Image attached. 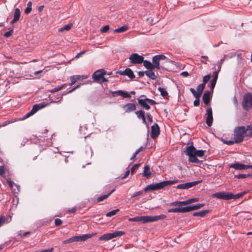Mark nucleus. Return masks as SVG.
<instances>
[{
	"mask_svg": "<svg viewBox=\"0 0 252 252\" xmlns=\"http://www.w3.org/2000/svg\"><path fill=\"white\" fill-rule=\"evenodd\" d=\"M178 182V180H174V181H162L160 183L157 184H152L148 185L144 189V191L145 192L150 191V190H158L159 189H161L165 188V187L169 185H171L174 184Z\"/></svg>",
	"mask_w": 252,
	"mask_h": 252,
	"instance_id": "nucleus-1",
	"label": "nucleus"
},
{
	"mask_svg": "<svg viewBox=\"0 0 252 252\" xmlns=\"http://www.w3.org/2000/svg\"><path fill=\"white\" fill-rule=\"evenodd\" d=\"M205 206V204H197L191 206L183 207H177L174 208H170L167 210L168 213H187L192 211L200 209Z\"/></svg>",
	"mask_w": 252,
	"mask_h": 252,
	"instance_id": "nucleus-2",
	"label": "nucleus"
},
{
	"mask_svg": "<svg viewBox=\"0 0 252 252\" xmlns=\"http://www.w3.org/2000/svg\"><path fill=\"white\" fill-rule=\"evenodd\" d=\"M247 129L244 126H236L234 129V139L236 143H240L243 142L246 136Z\"/></svg>",
	"mask_w": 252,
	"mask_h": 252,
	"instance_id": "nucleus-3",
	"label": "nucleus"
},
{
	"mask_svg": "<svg viewBox=\"0 0 252 252\" xmlns=\"http://www.w3.org/2000/svg\"><path fill=\"white\" fill-rule=\"evenodd\" d=\"M195 148L192 144L187 147L186 150L185 151L186 154L189 156V161L191 163H200L202 161L199 160L194 156Z\"/></svg>",
	"mask_w": 252,
	"mask_h": 252,
	"instance_id": "nucleus-4",
	"label": "nucleus"
},
{
	"mask_svg": "<svg viewBox=\"0 0 252 252\" xmlns=\"http://www.w3.org/2000/svg\"><path fill=\"white\" fill-rule=\"evenodd\" d=\"M242 105L243 108L247 111L252 108V95L251 93L245 94L243 96Z\"/></svg>",
	"mask_w": 252,
	"mask_h": 252,
	"instance_id": "nucleus-5",
	"label": "nucleus"
},
{
	"mask_svg": "<svg viewBox=\"0 0 252 252\" xmlns=\"http://www.w3.org/2000/svg\"><path fill=\"white\" fill-rule=\"evenodd\" d=\"M125 233L122 231H115L113 233H109L102 235L100 237H99V240L100 241H108L113 238H116L117 237L121 236L124 235Z\"/></svg>",
	"mask_w": 252,
	"mask_h": 252,
	"instance_id": "nucleus-6",
	"label": "nucleus"
},
{
	"mask_svg": "<svg viewBox=\"0 0 252 252\" xmlns=\"http://www.w3.org/2000/svg\"><path fill=\"white\" fill-rule=\"evenodd\" d=\"M213 197H216L218 199L229 200L233 199L234 194L231 192H227L225 191L218 192L213 194Z\"/></svg>",
	"mask_w": 252,
	"mask_h": 252,
	"instance_id": "nucleus-7",
	"label": "nucleus"
},
{
	"mask_svg": "<svg viewBox=\"0 0 252 252\" xmlns=\"http://www.w3.org/2000/svg\"><path fill=\"white\" fill-rule=\"evenodd\" d=\"M198 201V198H190L185 201H176L172 202H171L169 205L170 206H185L189 204H190L193 202H197Z\"/></svg>",
	"mask_w": 252,
	"mask_h": 252,
	"instance_id": "nucleus-8",
	"label": "nucleus"
},
{
	"mask_svg": "<svg viewBox=\"0 0 252 252\" xmlns=\"http://www.w3.org/2000/svg\"><path fill=\"white\" fill-rule=\"evenodd\" d=\"M129 59L133 64H140L143 62L144 58L137 53H133L130 56Z\"/></svg>",
	"mask_w": 252,
	"mask_h": 252,
	"instance_id": "nucleus-9",
	"label": "nucleus"
},
{
	"mask_svg": "<svg viewBox=\"0 0 252 252\" xmlns=\"http://www.w3.org/2000/svg\"><path fill=\"white\" fill-rule=\"evenodd\" d=\"M201 180L196 181L194 182H188L184 184H179L177 186L178 189H189L193 186H195L201 183Z\"/></svg>",
	"mask_w": 252,
	"mask_h": 252,
	"instance_id": "nucleus-10",
	"label": "nucleus"
},
{
	"mask_svg": "<svg viewBox=\"0 0 252 252\" xmlns=\"http://www.w3.org/2000/svg\"><path fill=\"white\" fill-rule=\"evenodd\" d=\"M106 74V71L103 69H101L95 71L92 75V78L94 79V81L96 82H100V80L102 76H104Z\"/></svg>",
	"mask_w": 252,
	"mask_h": 252,
	"instance_id": "nucleus-11",
	"label": "nucleus"
},
{
	"mask_svg": "<svg viewBox=\"0 0 252 252\" xmlns=\"http://www.w3.org/2000/svg\"><path fill=\"white\" fill-rule=\"evenodd\" d=\"M206 115V123L208 126H211L212 125L213 121L212 110L211 107H209L207 109Z\"/></svg>",
	"mask_w": 252,
	"mask_h": 252,
	"instance_id": "nucleus-12",
	"label": "nucleus"
},
{
	"mask_svg": "<svg viewBox=\"0 0 252 252\" xmlns=\"http://www.w3.org/2000/svg\"><path fill=\"white\" fill-rule=\"evenodd\" d=\"M160 133V128L157 123H155L151 127V137L155 139L157 138Z\"/></svg>",
	"mask_w": 252,
	"mask_h": 252,
	"instance_id": "nucleus-13",
	"label": "nucleus"
},
{
	"mask_svg": "<svg viewBox=\"0 0 252 252\" xmlns=\"http://www.w3.org/2000/svg\"><path fill=\"white\" fill-rule=\"evenodd\" d=\"M117 73L121 75H126L131 79H133L135 77L133 71L129 68H126L123 71L119 70L117 72Z\"/></svg>",
	"mask_w": 252,
	"mask_h": 252,
	"instance_id": "nucleus-14",
	"label": "nucleus"
},
{
	"mask_svg": "<svg viewBox=\"0 0 252 252\" xmlns=\"http://www.w3.org/2000/svg\"><path fill=\"white\" fill-rule=\"evenodd\" d=\"M126 113H130L136 110V105L134 103H128L123 106Z\"/></svg>",
	"mask_w": 252,
	"mask_h": 252,
	"instance_id": "nucleus-15",
	"label": "nucleus"
},
{
	"mask_svg": "<svg viewBox=\"0 0 252 252\" xmlns=\"http://www.w3.org/2000/svg\"><path fill=\"white\" fill-rule=\"evenodd\" d=\"M211 91H206L204 93L202 97L203 102L205 105H208L210 103L211 98Z\"/></svg>",
	"mask_w": 252,
	"mask_h": 252,
	"instance_id": "nucleus-16",
	"label": "nucleus"
},
{
	"mask_svg": "<svg viewBox=\"0 0 252 252\" xmlns=\"http://www.w3.org/2000/svg\"><path fill=\"white\" fill-rule=\"evenodd\" d=\"M137 100L138 104L145 109L148 110L151 108V106L149 105L148 101L146 100V98L143 99L138 98Z\"/></svg>",
	"mask_w": 252,
	"mask_h": 252,
	"instance_id": "nucleus-17",
	"label": "nucleus"
},
{
	"mask_svg": "<svg viewBox=\"0 0 252 252\" xmlns=\"http://www.w3.org/2000/svg\"><path fill=\"white\" fill-rule=\"evenodd\" d=\"M230 168H233L236 170H245L247 169V165H245L239 162H236L230 165Z\"/></svg>",
	"mask_w": 252,
	"mask_h": 252,
	"instance_id": "nucleus-18",
	"label": "nucleus"
},
{
	"mask_svg": "<svg viewBox=\"0 0 252 252\" xmlns=\"http://www.w3.org/2000/svg\"><path fill=\"white\" fill-rule=\"evenodd\" d=\"M21 15L20 10L18 8H16L14 10L13 19L10 22V24L12 25L16 23L20 19Z\"/></svg>",
	"mask_w": 252,
	"mask_h": 252,
	"instance_id": "nucleus-19",
	"label": "nucleus"
},
{
	"mask_svg": "<svg viewBox=\"0 0 252 252\" xmlns=\"http://www.w3.org/2000/svg\"><path fill=\"white\" fill-rule=\"evenodd\" d=\"M159 59L157 57L156 55L153 57L152 62H153V66L154 69L156 68L157 69H160V66L159 65Z\"/></svg>",
	"mask_w": 252,
	"mask_h": 252,
	"instance_id": "nucleus-20",
	"label": "nucleus"
},
{
	"mask_svg": "<svg viewBox=\"0 0 252 252\" xmlns=\"http://www.w3.org/2000/svg\"><path fill=\"white\" fill-rule=\"evenodd\" d=\"M83 76L81 75H73L70 77V83L69 84V86H72L75 84L78 80H80L84 79Z\"/></svg>",
	"mask_w": 252,
	"mask_h": 252,
	"instance_id": "nucleus-21",
	"label": "nucleus"
},
{
	"mask_svg": "<svg viewBox=\"0 0 252 252\" xmlns=\"http://www.w3.org/2000/svg\"><path fill=\"white\" fill-rule=\"evenodd\" d=\"M211 210H205L194 213L192 215L195 217H204L207 214L210 213Z\"/></svg>",
	"mask_w": 252,
	"mask_h": 252,
	"instance_id": "nucleus-22",
	"label": "nucleus"
},
{
	"mask_svg": "<svg viewBox=\"0 0 252 252\" xmlns=\"http://www.w3.org/2000/svg\"><path fill=\"white\" fill-rule=\"evenodd\" d=\"M96 233H93L91 234H86L83 235L79 236V239L80 242H83L91 238L93 236L96 235Z\"/></svg>",
	"mask_w": 252,
	"mask_h": 252,
	"instance_id": "nucleus-23",
	"label": "nucleus"
},
{
	"mask_svg": "<svg viewBox=\"0 0 252 252\" xmlns=\"http://www.w3.org/2000/svg\"><path fill=\"white\" fill-rule=\"evenodd\" d=\"M151 173L150 170V166L149 165H145L144 167L143 176L147 178H149L151 176Z\"/></svg>",
	"mask_w": 252,
	"mask_h": 252,
	"instance_id": "nucleus-24",
	"label": "nucleus"
},
{
	"mask_svg": "<svg viewBox=\"0 0 252 252\" xmlns=\"http://www.w3.org/2000/svg\"><path fill=\"white\" fill-rule=\"evenodd\" d=\"M115 189H113L110 192H109L108 193H107V194H104V195H101V196L98 197L97 198V201L98 202L102 201L103 200L108 198L113 192L115 191Z\"/></svg>",
	"mask_w": 252,
	"mask_h": 252,
	"instance_id": "nucleus-25",
	"label": "nucleus"
},
{
	"mask_svg": "<svg viewBox=\"0 0 252 252\" xmlns=\"http://www.w3.org/2000/svg\"><path fill=\"white\" fill-rule=\"evenodd\" d=\"M143 65L147 69L150 70H153L154 69L152 63H151V62L148 61V60H144L143 62Z\"/></svg>",
	"mask_w": 252,
	"mask_h": 252,
	"instance_id": "nucleus-26",
	"label": "nucleus"
},
{
	"mask_svg": "<svg viewBox=\"0 0 252 252\" xmlns=\"http://www.w3.org/2000/svg\"><path fill=\"white\" fill-rule=\"evenodd\" d=\"M128 29V27L126 25H124L120 28L115 29L114 31L115 33H122L126 31Z\"/></svg>",
	"mask_w": 252,
	"mask_h": 252,
	"instance_id": "nucleus-27",
	"label": "nucleus"
},
{
	"mask_svg": "<svg viewBox=\"0 0 252 252\" xmlns=\"http://www.w3.org/2000/svg\"><path fill=\"white\" fill-rule=\"evenodd\" d=\"M73 24L72 23H69L66 25H65L64 26L60 28L59 29V32H63L64 31H69L71 27H72Z\"/></svg>",
	"mask_w": 252,
	"mask_h": 252,
	"instance_id": "nucleus-28",
	"label": "nucleus"
},
{
	"mask_svg": "<svg viewBox=\"0 0 252 252\" xmlns=\"http://www.w3.org/2000/svg\"><path fill=\"white\" fill-rule=\"evenodd\" d=\"M145 74L152 80H155L157 78L153 70L145 71Z\"/></svg>",
	"mask_w": 252,
	"mask_h": 252,
	"instance_id": "nucleus-29",
	"label": "nucleus"
},
{
	"mask_svg": "<svg viewBox=\"0 0 252 252\" xmlns=\"http://www.w3.org/2000/svg\"><path fill=\"white\" fill-rule=\"evenodd\" d=\"M245 129H247L246 137H252V124L248 125Z\"/></svg>",
	"mask_w": 252,
	"mask_h": 252,
	"instance_id": "nucleus-30",
	"label": "nucleus"
},
{
	"mask_svg": "<svg viewBox=\"0 0 252 252\" xmlns=\"http://www.w3.org/2000/svg\"><path fill=\"white\" fill-rule=\"evenodd\" d=\"M158 90L160 93V94L163 97L165 98L168 96V94L164 88L159 87L158 88Z\"/></svg>",
	"mask_w": 252,
	"mask_h": 252,
	"instance_id": "nucleus-31",
	"label": "nucleus"
},
{
	"mask_svg": "<svg viewBox=\"0 0 252 252\" xmlns=\"http://www.w3.org/2000/svg\"><path fill=\"white\" fill-rule=\"evenodd\" d=\"M142 222L144 223L152 222V216H142Z\"/></svg>",
	"mask_w": 252,
	"mask_h": 252,
	"instance_id": "nucleus-32",
	"label": "nucleus"
},
{
	"mask_svg": "<svg viewBox=\"0 0 252 252\" xmlns=\"http://www.w3.org/2000/svg\"><path fill=\"white\" fill-rule=\"evenodd\" d=\"M32 9V2L30 1L27 3V6L25 10V13L26 14H29L30 13Z\"/></svg>",
	"mask_w": 252,
	"mask_h": 252,
	"instance_id": "nucleus-33",
	"label": "nucleus"
},
{
	"mask_svg": "<svg viewBox=\"0 0 252 252\" xmlns=\"http://www.w3.org/2000/svg\"><path fill=\"white\" fill-rule=\"evenodd\" d=\"M251 177L250 174H240L234 175L235 178L237 179H244L246 178Z\"/></svg>",
	"mask_w": 252,
	"mask_h": 252,
	"instance_id": "nucleus-34",
	"label": "nucleus"
},
{
	"mask_svg": "<svg viewBox=\"0 0 252 252\" xmlns=\"http://www.w3.org/2000/svg\"><path fill=\"white\" fill-rule=\"evenodd\" d=\"M204 152H205V151H204V150H195V152L194 153V156L196 157V158H197V157H202L204 156Z\"/></svg>",
	"mask_w": 252,
	"mask_h": 252,
	"instance_id": "nucleus-35",
	"label": "nucleus"
},
{
	"mask_svg": "<svg viewBox=\"0 0 252 252\" xmlns=\"http://www.w3.org/2000/svg\"><path fill=\"white\" fill-rule=\"evenodd\" d=\"M205 87V85L203 84H200L197 86L196 88V92L200 93V94H202L203 91H204Z\"/></svg>",
	"mask_w": 252,
	"mask_h": 252,
	"instance_id": "nucleus-36",
	"label": "nucleus"
},
{
	"mask_svg": "<svg viewBox=\"0 0 252 252\" xmlns=\"http://www.w3.org/2000/svg\"><path fill=\"white\" fill-rule=\"evenodd\" d=\"M135 114L139 119H141L145 116L144 112L142 110H139L135 112Z\"/></svg>",
	"mask_w": 252,
	"mask_h": 252,
	"instance_id": "nucleus-37",
	"label": "nucleus"
},
{
	"mask_svg": "<svg viewBox=\"0 0 252 252\" xmlns=\"http://www.w3.org/2000/svg\"><path fill=\"white\" fill-rule=\"evenodd\" d=\"M119 211V209H117L108 212L106 214V216L107 217H112L113 216L115 215Z\"/></svg>",
	"mask_w": 252,
	"mask_h": 252,
	"instance_id": "nucleus-38",
	"label": "nucleus"
},
{
	"mask_svg": "<svg viewBox=\"0 0 252 252\" xmlns=\"http://www.w3.org/2000/svg\"><path fill=\"white\" fill-rule=\"evenodd\" d=\"M128 220L129 221H142V216H137L134 218H129Z\"/></svg>",
	"mask_w": 252,
	"mask_h": 252,
	"instance_id": "nucleus-39",
	"label": "nucleus"
},
{
	"mask_svg": "<svg viewBox=\"0 0 252 252\" xmlns=\"http://www.w3.org/2000/svg\"><path fill=\"white\" fill-rule=\"evenodd\" d=\"M86 157L91 158L93 155V151L90 147H88L85 152Z\"/></svg>",
	"mask_w": 252,
	"mask_h": 252,
	"instance_id": "nucleus-40",
	"label": "nucleus"
},
{
	"mask_svg": "<svg viewBox=\"0 0 252 252\" xmlns=\"http://www.w3.org/2000/svg\"><path fill=\"white\" fill-rule=\"evenodd\" d=\"M211 75L209 74L205 75L203 79V83L202 84H204V85H206V84L207 83V82L210 79Z\"/></svg>",
	"mask_w": 252,
	"mask_h": 252,
	"instance_id": "nucleus-41",
	"label": "nucleus"
},
{
	"mask_svg": "<svg viewBox=\"0 0 252 252\" xmlns=\"http://www.w3.org/2000/svg\"><path fill=\"white\" fill-rule=\"evenodd\" d=\"M245 194V192H240V193H237L236 194H234L232 199L236 200L238 198H240L241 197H242Z\"/></svg>",
	"mask_w": 252,
	"mask_h": 252,
	"instance_id": "nucleus-42",
	"label": "nucleus"
},
{
	"mask_svg": "<svg viewBox=\"0 0 252 252\" xmlns=\"http://www.w3.org/2000/svg\"><path fill=\"white\" fill-rule=\"evenodd\" d=\"M140 165V163H136L135 164L131 169V174H133L135 171V170L138 168V167Z\"/></svg>",
	"mask_w": 252,
	"mask_h": 252,
	"instance_id": "nucleus-43",
	"label": "nucleus"
},
{
	"mask_svg": "<svg viewBox=\"0 0 252 252\" xmlns=\"http://www.w3.org/2000/svg\"><path fill=\"white\" fill-rule=\"evenodd\" d=\"M221 141L223 143L227 144L228 145H233L234 143H235V140H225L224 139H221Z\"/></svg>",
	"mask_w": 252,
	"mask_h": 252,
	"instance_id": "nucleus-44",
	"label": "nucleus"
},
{
	"mask_svg": "<svg viewBox=\"0 0 252 252\" xmlns=\"http://www.w3.org/2000/svg\"><path fill=\"white\" fill-rule=\"evenodd\" d=\"M33 114H34V113L32 110H31L30 112H28L25 116H24L22 118V119H21V120H25V119L28 118L29 117H30V116L33 115Z\"/></svg>",
	"mask_w": 252,
	"mask_h": 252,
	"instance_id": "nucleus-45",
	"label": "nucleus"
},
{
	"mask_svg": "<svg viewBox=\"0 0 252 252\" xmlns=\"http://www.w3.org/2000/svg\"><path fill=\"white\" fill-rule=\"evenodd\" d=\"M48 105V103L46 102H42L41 103H38L37 105H38V107L39 109H41L47 106Z\"/></svg>",
	"mask_w": 252,
	"mask_h": 252,
	"instance_id": "nucleus-46",
	"label": "nucleus"
},
{
	"mask_svg": "<svg viewBox=\"0 0 252 252\" xmlns=\"http://www.w3.org/2000/svg\"><path fill=\"white\" fill-rule=\"evenodd\" d=\"M109 30V26L108 25H106L104 27H103L101 30H100V32H102V33H105V32H107Z\"/></svg>",
	"mask_w": 252,
	"mask_h": 252,
	"instance_id": "nucleus-47",
	"label": "nucleus"
},
{
	"mask_svg": "<svg viewBox=\"0 0 252 252\" xmlns=\"http://www.w3.org/2000/svg\"><path fill=\"white\" fill-rule=\"evenodd\" d=\"M13 33V30L11 29V30L5 32L4 33V36L5 37H9Z\"/></svg>",
	"mask_w": 252,
	"mask_h": 252,
	"instance_id": "nucleus-48",
	"label": "nucleus"
},
{
	"mask_svg": "<svg viewBox=\"0 0 252 252\" xmlns=\"http://www.w3.org/2000/svg\"><path fill=\"white\" fill-rule=\"evenodd\" d=\"M122 96L124 97V98H130V97H131V95H130L129 93L126 92V91H123Z\"/></svg>",
	"mask_w": 252,
	"mask_h": 252,
	"instance_id": "nucleus-49",
	"label": "nucleus"
},
{
	"mask_svg": "<svg viewBox=\"0 0 252 252\" xmlns=\"http://www.w3.org/2000/svg\"><path fill=\"white\" fill-rule=\"evenodd\" d=\"M61 90H62V87H60V86H58L55 87V88L53 89L52 90H51L50 92L52 93H54L57 92Z\"/></svg>",
	"mask_w": 252,
	"mask_h": 252,
	"instance_id": "nucleus-50",
	"label": "nucleus"
},
{
	"mask_svg": "<svg viewBox=\"0 0 252 252\" xmlns=\"http://www.w3.org/2000/svg\"><path fill=\"white\" fill-rule=\"evenodd\" d=\"M217 82L211 80V85H210V89L211 90V92L213 93L214 89L215 88V87L216 86Z\"/></svg>",
	"mask_w": 252,
	"mask_h": 252,
	"instance_id": "nucleus-51",
	"label": "nucleus"
},
{
	"mask_svg": "<svg viewBox=\"0 0 252 252\" xmlns=\"http://www.w3.org/2000/svg\"><path fill=\"white\" fill-rule=\"evenodd\" d=\"M40 109L38 107V105H37V104H35L33 106L31 110L35 114Z\"/></svg>",
	"mask_w": 252,
	"mask_h": 252,
	"instance_id": "nucleus-52",
	"label": "nucleus"
},
{
	"mask_svg": "<svg viewBox=\"0 0 252 252\" xmlns=\"http://www.w3.org/2000/svg\"><path fill=\"white\" fill-rule=\"evenodd\" d=\"M62 223V220L60 219H56L55 220V224L57 226L61 225Z\"/></svg>",
	"mask_w": 252,
	"mask_h": 252,
	"instance_id": "nucleus-53",
	"label": "nucleus"
},
{
	"mask_svg": "<svg viewBox=\"0 0 252 252\" xmlns=\"http://www.w3.org/2000/svg\"><path fill=\"white\" fill-rule=\"evenodd\" d=\"M146 100L148 101L149 105H153L157 104V102L153 99H150L148 98H146Z\"/></svg>",
	"mask_w": 252,
	"mask_h": 252,
	"instance_id": "nucleus-54",
	"label": "nucleus"
},
{
	"mask_svg": "<svg viewBox=\"0 0 252 252\" xmlns=\"http://www.w3.org/2000/svg\"><path fill=\"white\" fill-rule=\"evenodd\" d=\"M123 91L122 90H118L116 91L112 92V94H113V96H115V94H117L118 95L121 96L122 95Z\"/></svg>",
	"mask_w": 252,
	"mask_h": 252,
	"instance_id": "nucleus-55",
	"label": "nucleus"
},
{
	"mask_svg": "<svg viewBox=\"0 0 252 252\" xmlns=\"http://www.w3.org/2000/svg\"><path fill=\"white\" fill-rule=\"evenodd\" d=\"M72 242H80V239H79V236H74L72 237H71Z\"/></svg>",
	"mask_w": 252,
	"mask_h": 252,
	"instance_id": "nucleus-56",
	"label": "nucleus"
},
{
	"mask_svg": "<svg viewBox=\"0 0 252 252\" xmlns=\"http://www.w3.org/2000/svg\"><path fill=\"white\" fill-rule=\"evenodd\" d=\"M143 193V191L142 190H140V191H136V192H135L132 195H131V197H135L138 195H140L141 194H142Z\"/></svg>",
	"mask_w": 252,
	"mask_h": 252,
	"instance_id": "nucleus-57",
	"label": "nucleus"
},
{
	"mask_svg": "<svg viewBox=\"0 0 252 252\" xmlns=\"http://www.w3.org/2000/svg\"><path fill=\"white\" fill-rule=\"evenodd\" d=\"M156 216L157 218L158 221L160 220H163L166 218V215H160Z\"/></svg>",
	"mask_w": 252,
	"mask_h": 252,
	"instance_id": "nucleus-58",
	"label": "nucleus"
},
{
	"mask_svg": "<svg viewBox=\"0 0 252 252\" xmlns=\"http://www.w3.org/2000/svg\"><path fill=\"white\" fill-rule=\"evenodd\" d=\"M5 173V168L3 166H0V175L3 176Z\"/></svg>",
	"mask_w": 252,
	"mask_h": 252,
	"instance_id": "nucleus-59",
	"label": "nucleus"
},
{
	"mask_svg": "<svg viewBox=\"0 0 252 252\" xmlns=\"http://www.w3.org/2000/svg\"><path fill=\"white\" fill-rule=\"evenodd\" d=\"M146 116H147V119H148V120L149 121V122L151 123H152L153 122V118H152V117L151 115V114L149 113H147Z\"/></svg>",
	"mask_w": 252,
	"mask_h": 252,
	"instance_id": "nucleus-60",
	"label": "nucleus"
},
{
	"mask_svg": "<svg viewBox=\"0 0 252 252\" xmlns=\"http://www.w3.org/2000/svg\"><path fill=\"white\" fill-rule=\"evenodd\" d=\"M156 56L159 59L160 61L164 60L166 59V56H164V55L161 54V55H156Z\"/></svg>",
	"mask_w": 252,
	"mask_h": 252,
	"instance_id": "nucleus-61",
	"label": "nucleus"
},
{
	"mask_svg": "<svg viewBox=\"0 0 252 252\" xmlns=\"http://www.w3.org/2000/svg\"><path fill=\"white\" fill-rule=\"evenodd\" d=\"M200 104V99H195L193 102V105L194 106H198Z\"/></svg>",
	"mask_w": 252,
	"mask_h": 252,
	"instance_id": "nucleus-62",
	"label": "nucleus"
},
{
	"mask_svg": "<svg viewBox=\"0 0 252 252\" xmlns=\"http://www.w3.org/2000/svg\"><path fill=\"white\" fill-rule=\"evenodd\" d=\"M5 220V219L4 217L1 216L0 217V227L4 223Z\"/></svg>",
	"mask_w": 252,
	"mask_h": 252,
	"instance_id": "nucleus-63",
	"label": "nucleus"
},
{
	"mask_svg": "<svg viewBox=\"0 0 252 252\" xmlns=\"http://www.w3.org/2000/svg\"><path fill=\"white\" fill-rule=\"evenodd\" d=\"M7 183L8 184L10 187L12 188L14 185V182L10 180H6Z\"/></svg>",
	"mask_w": 252,
	"mask_h": 252,
	"instance_id": "nucleus-64",
	"label": "nucleus"
}]
</instances>
